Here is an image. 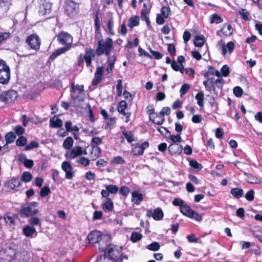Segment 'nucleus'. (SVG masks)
Instances as JSON below:
<instances>
[{
	"mask_svg": "<svg viewBox=\"0 0 262 262\" xmlns=\"http://www.w3.org/2000/svg\"><path fill=\"white\" fill-rule=\"evenodd\" d=\"M101 155V149L98 146L92 145L91 151V158L93 160L96 159Z\"/></svg>",
	"mask_w": 262,
	"mask_h": 262,
	"instance_id": "27",
	"label": "nucleus"
},
{
	"mask_svg": "<svg viewBox=\"0 0 262 262\" xmlns=\"http://www.w3.org/2000/svg\"><path fill=\"white\" fill-rule=\"evenodd\" d=\"M29 223L32 226H40V220L37 217H32L29 220Z\"/></svg>",
	"mask_w": 262,
	"mask_h": 262,
	"instance_id": "51",
	"label": "nucleus"
},
{
	"mask_svg": "<svg viewBox=\"0 0 262 262\" xmlns=\"http://www.w3.org/2000/svg\"><path fill=\"white\" fill-rule=\"evenodd\" d=\"M189 164L190 166L192 167H193L195 169H201L202 166L201 164H199L196 160H191L189 162Z\"/></svg>",
	"mask_w": 262,
	"mask_h": 262,
	"instance_id": "64",
	"label": "nucleus"
},
{
	"mask_svg": "<svg viewBox=\"0 0 262 262\" xmlns=\"http://www.w3.org/2000/svg\"><path fill=\"white\" fill-rule=\"evenodd\" d=\"M57 40L58 42L65 47H68L70 48L73 42V37L68 33L62 32L57 36Z\"/></svg>",
	"mask_w": 262,
	"mask_h": 262,
	"instance_id": "9",
	"label": "nucleus"
},
{
	"mask_svg": "<svg viewBox=\"0 0 262 262\" xmlns=\"http://www.w3.org/2000/svg\"><path fill=\"white\" fill-rule=\"evenodd\" d=\"M71 97L72 99L76 102H81L84 101L85 95L84 94V86L83 85H75L71 84L70 88Z\"/></svg>",
	"mask_w": 262,
	"mask_h": 262,
	"instance_id": "3",
	"label": "nucleus"
},
{
	"mask_svg": "<svg viewBox=\"0 0 262 262\" xmlns=\"http://www.w3.org/2000/svg\"><path fill=\"white\" fill-rule=\"evenodd\" d=\"M116 59L117 57L115 55H113L107 57L106 61L107 66L105 70V75H107L113 71Z\"/></svg>",
	"mask_w": 262,
	"mask_h": 262,
	"instance_id": "16",
	"label": "nucleus"
},
{
	"mask_svg": "<svg viewBox=\"0 0 262 262\" xmlns=\"http://www.w3.org/2000/svg\"><path fill=\"white\" fill-rule=\"evenodd\" d=\"M86 154V151L83 150L81 147L77 146L72 148L71 151H67L65 154V157L67 159H75L78 156Z\"/></svg>",
	"mask_w": 262,
	"mask_h": 262,
	"instance_id": "10",
	"label": "nucleus"
},
{
	"mask_svg": "<svg viewBox=\"0 0 262 262\" xmlns=\"http://www.w3.org/2000/svg\"><path fill=\"white\" fill-rule=\"evenodd\" d=\"M51 191L49 186H44L40 190V195L41 197H45L50 193Z\"/></svg>",
	"mask_w": 262,
	"mask_h": 262,
	"instance_id": "49",
	"label": "nucleus"
},
{
	"mask_svg": "<svg viewBox=\"0 0 262 262\" xmlns=\"http://www.w3.org/2000/svg\"><path fill=\"white\" fill-rule=\"evenodd\" d=\"M103 72L104 68L103 66L98 67L96 68V72L94 74V78L92 82V84L93 85H97L101 81Z\"/></svg>",
	"mask_w": 262,
	"mask_h": 262,
	"instance_id": "14",
	"label": "nucleus"
},
{
	"mask_svg": "<svg viewBox=\"0 0 262 262\" xmlns=\"http://www.w3.org/2000/svg\"><path fill=\"white\" fill-rule=\"evenodd\" d=\"M222 75L224 77H227L230 73L229 67L228 65H224L221 69Z\"/></svg>",
	"mask_w": 262,
	"mask_h": 262,
	"instance_id": "53",
	"label": "nucleus"
},
{
	"mask_svg": "<svg viewBox=\"0 0 262 262\" xmlns=\"http://www.w3.org/2000/svg\"><path fill=\"white\" fill-rule=\"evenodd\" d=\"M32 176L30 172L25 171L21 177V180L24 182L28 183L31 181Z\"/></svg>",
	"mask_w": 262,
	"mask_h": 262,
	"instance_id": "39",
	"label": "nucleus"
},
{
	"mask_svg": "<svg viewBox=\"0 0 262 262\" xmlns=\"http://www.w3.org/2000/svg\"><path fill=\"white\" fill-rule=\"evenodd\" d=\"M69 50V48L68 47H64L58 49L50 55L49 58L50 59L53 60L55 58H56L58 56L65 53Z\"/></svg>",
	"mask_w": 262,
	"mask_h": 262,
	"instance_id": "24",
	"label": "nucleus"
},
{
	"mask_svg": "<svg viewBox=\"0 0 262 262\" xmlns=\"http://www.w3.org/2000/svg\"><path fill=\"white\" fill-rule=\"evenodd\" d=\"M27 142V138L24 136H20L16 141V145L18 146H25Z\"/></svg>",
	"mask_w": 262,
	"mask_h": 262,
	"instance_id": "47",
	"label": "nucleus"
},
{
	"mask_svg": "<svg viewBox=\"0 0 262 262\" xmlns=\"http://www.w3.org/2000/svg\"><path fill=\"white\" fill-rule=\"evenodd\" d=\"M83 132L90 136H93L98 134V132L94 128L91 130L89 128L84 129Z\"/></svg>",
	"mask_w": 262,
	"mask_h": 262,
	"instance_id": "60",
	"label": "nucleus"
},
{
	"mask_svg": "<svg viewBox=\"0 0 262 262\" xmlns=\"http://www.w3.org/2000/svg\"><path fill=\"white\" fill-rule=\"evenodd\" d=\"M65 12L70 17L76 15L79 9V4L73 0H66Z\"/></svg>",
	"mask_w": 262,
	"mask_h": 262,
	"instance_id": "4",
	"label": "nucleus"
},
{
	"mask_svg": "<svg viewBox=\"0 0 262 262\" xmlns=\"http://www.w3.org/2000/svg\"><path fill=\"white\" fill-rule=\"evenodd\" d=\"M163 216V212L161 208L158 207L154 209L152 217L155 220L160 221L162 220Z\"/></svg>",
	"mask_w": 262,
	"mask_h": 262,
	"instance_id": "26",
	"label": "nucleus"
},
{
	"mask_svg": "<svg viewBox=\"0 0 262 262\" xmlns=\"http://www.w3.org/2000/svg\"><path fill=\"white\" fill-rule=\"evenodd\" d=\"M52 9V4L46 0L41 1L39 8V14L40 15L44 16L49 14Z\"/></svg>",
	"mask_w": 262,
	"mask_h": 262,
	"instance_id": "11",
	"label": "nucleus"
},
{
	"mask_svg": "<svg viewBox=\"0 0 262 262\" xmlns=\"http://www.w3.org/2000/svg\"><path fill=\"white\" fill-rule=\"evenodd\" d=\"M37 207V203L36 202L26 204L22 207L20 210V214L22 216H29L35 215L38 212Z\"/></svg>",
	"mask_w": 262,
	"mask_h": 262,
	"instance_id": "5",
	"label": "nucleus"
},
{
	"mask_svg": "<svg viewBox=\"0 0 262 262\" xmlns=\"http://www.w3.org/2000/svg\"><path fill=\"white\" fill-rule=\"evenodd\" d=\"M6 185L11 189H15L21 186V183L18 179L12 178L7 182Z\"/></svg>",
	"mask_w": 262,
	"mask_h": 262,
	"instance_id": "23",
	"label": "nucleus"
},
{
	"mask_svg": "<svg viewBox=\"0 0 262 262\" xmlns=\"http://www.w3.org/2000/svg\"><path fill=\"white\" fill-rule=\"evenodd\" d=\"M230 193L235 198L239 199L243 195L244 191L241 188H234L231 189Z\"/></svg>",
	"mask_w": 262,
	"mask_h": 262,
	"instance_id": "32",
	"label": "nucleus"
},
{
	"mask_svg": "<svg viewBox=\"0 0 262 262\" xmlns=\"http://www.w3.org/2000/svg\"><path fill=\"white\" fill-rule=\"evenodd\" d=\"M96 51L91 48H86L85 51V54L83 56V59L85 61L86 66L89 67L92 63V59L96 55Z\"/></svg>",
	"mask_w": 262,
	"mask_h": 262,
	"instance_id": "13",
	"label": "nucleus"
},
{
	"mask_svg": "<svg viewBox=\"0 0 262 262\" xmlns=\"http://www.w3.org/2000/svg\"><path fill=\"white\" fill-rule=\"evenodd\" d=\"M26 42L33 50H37L39 49L40 40L39 36L36 34H32L28 36L26 39Z\"/></svg>",
	"mask_w": 262,
	"mask_h": 262,
	"instance_id": "12",
	"label": "nucleus"
},
{
	"mask_svg": "<svg viewBox=\"0 0 262 262\" xmlns=\"http://www.w3.org/2000/svg\"><path fill=\"white\" fill-rule=\"evenodd\" d=\"M168 151L171 155H179L182 152V147L177 144H172L169 146Z\"/></svg>",
	"mask_w": 262,
	"mask_h": 262,
	"instance_id": "21",
	"label": "nucleus"
},
{
	"mask_svg": "<svg viewBox=\"0 0 262 262\" xmlns=\"http://www.w3.org/2000/svg\"><path fill=\"white\" fill-rule=\"evenodd\" d=\"M87 238L91 243H98L101 239V232L98 231H93L88 235Z\"/></svg>",
	"mask_w": 262,
	"mask_h": 262,
	"instance_id": "17",
	"label": "nucleus"
},
{
	"mask_svg": "<svg viewBox=\"0 0 262 262\" xmlns=\"http://www.w3.org/2000/svg\"><path fill=\"white\" fill-rule=\"evenodd\" d=\"M233 93L235 96L237 97H240L242 96L243 91L242 89L239 86H235L233 89Z\"/></svg>",
	"mask_w": 262,
	"mask_h": 262,
	"instance_id": "61",
	"label": "nucleus"
},
{
	"mask_svg": "<svg viewBox=\"0 0 262 262\" xmlns=\"http://www.w3.org/2000/svg\"><path fill=\"white\" fill-rule=\"evenodd\" d=\"M205 43V37L204 36H197L195 37L194 44L195 46L202 47Z\"/></svg>",
	"mask_w": 262,
	"mask_h": 262,
	"instance_id": "36",
	"label": "nucleus"
},
{
	"mask_svg": "<svg viewBox=\"0 0 262 262\" xmlns=\"http://www.w3.org/2000/svg\"><path fill=\"white\" fill-rule=\"evenodd\" d=\"M203 84L208 92H211L215 91L214 79L213 78H210L207 80L203 81Z\"/></svg>",
	"mask_w": 262,
	"mask_h": 262,
	"instance_id": "20",
	"label": "nucleus"
},
{
	"mask_svg": "<svg viewBox=\"0 0 262 262\" xmlns=\"http://www.w3.org/2000/svg\"><path fill=\"white\" fill-rule=\"evenodd\" d=\"M181 213L192 219L200 222L202 220V217L198 213L192 210L190 206L187 205H184L183 206H181L180 209Z\"/></svg>",
	"mask_w": 262,
	"mask_h": 262,
	"instance_id": "6",
	"label": "nucleus"
},
{
	"mask_svg": "<svg viewBox=\"0 0 262 262\" xmlns=\"http://www.w3.org/2000/svg\"><path fill=\"white\" fill-rule=\"evenodd\" d=\"M171 68L176 71H180L181 73L184 72V67L183 64H178L176 61H173L171 63Z\"/></svg>",
	"mask_w": 262,
	"mask_h": 262,
	"instance_id": "38",
	"label": "nucleus"
},
{
	"mask_svg": "<svg viewBox=\"0 0 262 262\" xmlns=\"http://www.w3.org/2000/svg\"><path fill=\"white\" fill-rule=\"evenodd\" d=\"M160 245L158 242H154L146 246V248L152 251H157L160 249Z\"/></svg>",
	"mask_w": 262,
	"mask_h": 262,
	"instance_id": "40",
	"label": "nucleus"
},
{
	"mask_svg": "<svg viewBox=\"0 0 262 262\" xmlns=\"http://www.w3.org/2000/svg\"><path fill=\"white\" fill-rule=\"evenodd\" d=\"M245 198L249 201H252L254 198V191L253 189L249 190L245 194Z\"/></svg>",
	"mask_w": 262,
	"mask_h": 262,
	"instance_id": "58",
	"label": "nucleus"
},
{
	"mask_svg": "<svg viewBox=\"0 0 262 262\" xmlns=\"http://www.w3.org/2000/svg\"><path fill=\"white\" fill-rule=\"evenodd\" d=\"M78 164H81L84 166H88L90 165V160L85 157H80L76 160Z\"/></svg>",
	"mask_w": 262,
	"mask_h": 262,
	"instance_id": "45",
	"label": "nucleus"
},
{
	"mask_svg": "<svg viewBox=\"0 0 262 262\" xmlns=\"http://www.w3.org/2000/svg\"><path fill=\"white\" fill-rule=\"evenodd\" d=\"M155 115L156 116L155 117L152 116V117H151V120H150L156 124H162L165 121L164 117L160 113H156Z\"/></svg>",
	"mask_w": 262,
	"mask_h": 262,
	"instance_id": "25",
	"label": "nucleus"
},
{
	"mask_svg": "<svg viewBox=\"0 0 262 262\" xmlns=\"http://www.w3.org/2000/svg\"><path fill=\"white\" fill-rule=\"evenodd\" d=\"M5 138L7 144L12 143L14 141L16 136L13 132H9L6 134Z\"/></svg>",
	"mask_w": 262,
	"mask_h": 262,
	"instance_id": "41",
	"label": "nucleus"
},
{
	"mask_svg": "<svg viewBox=\"0 0 262 262\" xmlns=\"http://www.w3.org/2000/svg\"><path fill=\"white\" fill-rule=\"evenodd\" d=\"M14 130L17 135H21L24 133L25 129L20 125H17L14 127Z\"/></svg>",
	"mask_w": 262,
	"mask_h": 262,
	"instance_id": "63",
	"label": "nucleus"
},
{
	"mask_svg": "<svg viewBox=\"0 0 262 262\" xmlns=\"http://www.w3.org/2000/svg\"><path fill=\"white\" fill-rule=\"evenodd\" d=\"M101 207L104 212H109L112 211L114 209V204L111 199L103 200Z\"/></svg>",
	"mask_w": 262,
	"mask_h": 262,
	"instance_id": "18",
	"label": "nucleus"
},
{
	"mask_svg": "<svg viewBox=\"0 0 262 262\" xmlns=\"http://www.w3.org/2000/svg\"><path fill=\"white\" fill-rule=\"evenodd\" d=\"M18 96L17 92L14 90L4 91L0 94V101L5 103H11L16 100Z\"/></svg>",
	"mask_w": 262,
	"mask_h": 262,
	"instance_id": "7",
	"label": "nucleus"
},
{
	"mask_svg": "<svg viewBox=\"0 0 262 262\" xmlns=\"http://www.w3.org/2000/svg\"><path fill=\"white\" fill-rule=\"evenodd\" d=\"M143 200V195L137 191H134L132 193V201L136 204H139Z\"/></svg>",
	"mask_w": 262,
	"mask_h": 262,
	"instance_id": "29",
	"label": "nucleus"
},
{
	"mask_svg": "<svg viewBox=\"0 0 262 262\" xmlns=\"http://www.w3.org/2000/svg\"><path fill=\"white\" fill-rule=\"evenodd\" d=\"M11 34L9 32L0 33V43L9 38Z\"/></svg>",
	"mask_w": 262,
	"mask_h": 262,
	"instance_id": "59",
	"label": "nucleus"
},
{
	"mask_svg": "<svg viewBox=\"0 0 262 262\" xmlns=\"http://www.w3.org/2000/svg\"><path fill=\"white\" fill-rule=\"evenodd\" d=\"M220 32L226 36H229L232 34V27L229 24H224Z\"/></svg>",
	"mask_w": 262,
	"mask_h": 262,
	"instance_id": "31",
	"label": "nucleus"
},
{
	"mask_svg": "<svg viewBox=\"0 0 262 262\" xmlns=\"http://www.w3.org/2000/svg\"><path fill=\"white\" fill-rule=\"evenodd\" d=\"M36 232L35 228L30 226H25L23 228V233L27 237H32Z\"/></svg>",
	"mask_w": 262,
	"mask_h": 262,
	"instance_id": "28",
	"label": "nucleus"
},
{
	"mask_svg": "<svg viewBox=\"0 0 262 262\" xmlns=\"http://www.w3.org/2000/svg\"><path fill=\"white\" fill-rule=\"evenodd\" d=\"M62 170L66 172V178L71 179L73 177V172L72 171V166L68 161H64L61 164Z\"/></svg>",
	"mask_w": 262,
	"mask_h": 262,
	"instance_id": "15",
	"label": "nucleus"
},
{
	"mask_svg": "<svg viewBox=\"0 0 262 262\" xmlns=\"http://www.w3.org/2000/svg\"><path fill=\"white\" fill-rule=\"evenodd\" d=\"M50 125L53 128H59L63 125L62 121L56 116L50 120Z\"/></svg>",
	"mask_w": 262,
	"mask_h": 262,
	"instance_id": "22",
	"label": "nucleus"
},
{
	"mask_svg": "<svg viewBox=\"0 0 262 262\" xmlns=\"http://www.w3.org/2000/svg\"><path fill=\"white\" fill-rule=\"evenodd\" d=\"M114 47L113 41L111 38L100 39L97 43L96 54L97 56L105 54L107 57H110V53Z\"/></svg>",
	"mask_w": 262,
	"mask_h": 262,
	"instance_id": "1",
	"label": "nucleus"
},
{
	"mask_svg": "<svg viewBox=\"0 0 262 262\" xmlns=\"http://www.w3.org/2000/svg\"><path fill=\"white\" fill-rule=\"evenodd\" d=\"M190 89V85L188 83H185L183 84L180 89V93L181 96L182 97L185 95Z\"/></svg>",
	"mask_w": 262,
	"mask_h": 262,
	"instance_id": "48",
	"label": "nucleus"
},
{
	"mask_svg": "<svg viewBox=\"0 0 262 262\" xmlns=\"http://www.w3.org/2000/svg\"><path fill=\"white\" fill-rule=\"evenodd\" d=\"M170 9L168 7H163L161 9V15L164 18H167L169 15Z\"/></svg>",
	"mask_w": 262,
	"mask_h": 262,
	"instance_id": "54",
	"label": "nucleus"
},
{
	"mask_svg": "<svg viewBox=\"0 0 262 262\" xmlns=\"http://www.w3.org/2000/svg\"><path fill=\"white\" fill-rule=\"evenodd\" d=\"M223 21V19L222 17L216 13L212 14L210 17V24L215 23L216 24H219L222 23Z\"/></svg>",
	"mask_w": 262,
	"mask_h": 262,
	"instance_id": "33",
	"label": "nucleus"
},
{
	"mask_svg": "<svg viewBox=\"0 0 262 262\" xmlns=\"http://www.w3.org/2000/svg\"><path fill=\"white\" fill-rule=\"evenodd\" d=\"M142 237V235L137 232H133L130 236V240L133 243H136L141 240Z\"/></svg>",
	"mask_w": 262,
	"mask_h": 262,
	"instance_id": "42",
	"label": "nucleus"
},
{
	"mask_svg": "<svg viewBox=\"0 0 262 262\" xmlns=\"http://www.w3.org/2000/svg\"><path fill=\"white\" fill-rule=\"evenodd\" d=\"M128 26L133 28L139 25V17L138 16H133L128 20Z\"/></svg>",
	"mask_w": 262,
	"mask_h": 262,
	"instance_id": "30",
	"label": "nucleus"
},
{
	"mask_svg": "<svg viewBox=\"0 0 262 262\" xmlns=\"http://www.w3.org/2000/svg\"><path fill=\"white\" fill-rule=\"evenodd\" d=\"M74 141L72 137H67L63 141L62 146L66 149L69 150L73 146Z\"/></svg>",
	"mask_w": 262,
	"mask_h": 262,
	"instance_id": "34",
	"label": "nucleus"
},
{
	"mask_svg": "<svg viewBox=\"0 0 262 262\" xmlns=\"http://www.w3.org/2000/svg\"><path fill=\"white\" fill-rule=\"evenodd\" d=\"M122 134L127 142L129 143H131L136 140V138L131 132L124 130L122 132Z\"/></svg>",
	"mask_w": 262,
	"mask_h": 262,
	"instance_id": "35",
	"label": "nucleus"
},
{
	"mask_svg": "<svg viewBox=\"0 0 262 262\" xmlns=\"http://www.w3.org/2000/svg\"><path fill=\"white\" fill-rule=\"evenodd\" d=\"M168 136H169L170 140L174 143H180L182 140L181 137L180 135H172L170 133V135H168Z\"/></svg>",
	"mask_w": 262,
	"mask_h": 262,
	"instance_id": "57",
	"label": "nucleus"
},
{
	"mask_svg": "<svg viewBox=\"0 0 262 262\" xmlns=\"http://www.w3.org/2000/svg\"><path fill=\"white\" fill-rule=\"evenodd\" d=\"M111 162L117 164H123L125 163L124 159L121 156H117L113 158Z\"/></svg>",
	"mask_w": 262,
	"mask_h": 262,
	"instance_id": "50",
	"label": "nucleus"
},
{
	"mask_svg": "<svg viewBox=\"0 0 262 262\" xmlns=\"http://www.w3.org/2000/svg\"><path fill=\"white\" fill-rule=\"evenodd\" d=\"M122 248L115 245L108 246L105 251V254L109 259L116 261V262H121L122 260Z\"/></svg>",
	"mask_w": 262,
	"mask_h": 262,
	"instance_id": "2",
	"label": "nucleus"
},
{
	"mask_svg": "<svg viewBox=\"0 0 262 262\" xmlns=\"http://www.w3.org/2000/svg\"><path fill=\"white\" fill-rule=\"evenodd\" d=\"M248 181L251 184H260L261 181L253 176H249L248 177Z\"/></svg>",
	"mask_w": 262,
	"mask_h": 262,
	"instance_id": "55",
	"label": "nucleus"
},
{
	"mask_svg": "<svg viewBox=\"0 0 262 262\" xmlns=\"http://www.w3.org/2000/svg\"><path fill=\"white\" fill-rule=\"evenodd\" d=\"M132 152L134 155L138 156V155H142L144 151L143 149L141 147L140 145L138 144L137 146L134 147L132 150Z\"/></svg>",
	"mask_w": 262,
	"mask_h": 262,
	"instance_id": "43",
	"label": "nucleus"
},
{
	"mask_svg": "<svg viewBox=\"0 0 262 262\" xmlns=\"http://www.w3.org/2000/svg\"><path fill=\"white\" fill-rule=\"evenodd\" d=\"M39 147V144L36 141H32L29 144L26 145L25 147L26 150H30L34 148H38Z\"/></svg>",
	"mask_w": 262,
	"mask_h": 262,
	"instance_id": "52",
	"label": "nucleus"
},
{
	"mask_svg": "<svg viewBox=\"0 0 262 262\" xmlns=\"http://www.w3.org/2000/svg\"><path fill=\"white\" fill-rule=\"evenodd\" d=\"M10 69L8 66L5 64V62L0 59V83L5 84L7 83L10 79Z\"/></svg>",
	"mask_w": 262,
	"mask_h": 262,
	"instance_id": "8",
	"label": "nucleus"
},
{
	"mask_svg": "<svg viewBox=\"0 0 262 262\" xmlns=\"http://www.w3.org/2000/svg\"><path fill=\"white\" fill-rule=\"evenodd\" d=\"M127 107V103L125 101L122 100L121 101L118 106V111L121 114H125V110Z\"/></svg>",
	"mask_w": 262,
	"mask_h": 262,
	"instance_id": "44",
	"label": "nucleus"
},
{
	"mask_svg": "<svg viewBox=\"0 0 262 262\" xmlns=\"http://www.w3.org/2000/svg\"><path fill=\"white\" fill-rule=\"evenodd\" d=\"M234 47V43L232 41H229L226 45L223 44L222 46V54L225 56L227 53L231 54L233 51Z\"/></svg>",
	"mask_w": 262,
	"mask_h": 262,
	"instance_id": "19",
	"label": "nucleus"
},
{
	"mask_svg": "<svg viewBox=\"0 0 262 262\" xmlns=\"http://www.w3.org/2000/svg\"><path fill=\"white\" fill-rule=\"evenodd\" d=\"M122 80L119 79L117 80V92L118 96H121L122 95Z\"/></svg>",
	"mask_w": 262,
	"mask_h": 262,
	"instance_id": "62",
	"label": "nucleus"
},
{
	"mask_svg": "<svg viewBox=\"0 0 262 262\" xmlns=\"http://www.w3.org/2000/svg\"><path fill=\"white\" fill-rule=\"evenodd\" d=\"M105 187L108 190L110 193L111 194H115L118 191V188L116 185H106Z\"/></svg>",
	"mask_w": 262,
	"mask_h": 262,
	"instance_id": "46",
	"label": "nucleus"
},
{
	"mask_svg": "<svg viewBox=\"0 0 262 262\" xmlns=\"http://www.w3.org/2000/svg\"><path fill=\"white\" fill-rule=\"evenodd\" d=\"M239 13L241 15L242 19H244V20L248 21L249 20V13L248 11H247L245 9H242L239 11Z\"/></svg>",
	"mask_w": 262,
	"mask_h": 262,
	"instance_id": "56",
	"label": "nucleus"
},
{
	"mask_svg": "<svg viewBox=\"0 0 262 262\" xmlns=\"http://www.w3.org/2000/svg\"><path fill=\"white\" fill-rule=\"evenodd\" d=\"M195 98L197 100V104L199 106H203L204 105V95L202 92H199L197 93Z\"/></svg>",
	"mask_w": 262,
	"mask_h": 262,
	"instance_id": "37",
	"label": "nucleus"
}]
</instances>
